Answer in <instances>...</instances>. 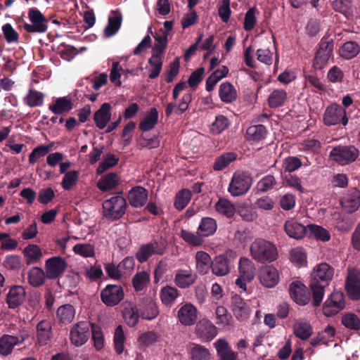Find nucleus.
<instances>
[{
	"label": "nucleus",
	"mask_w": 360,
	"mask_h": 360,
	"mask_svg": "<svg viewBox=\"0 0 360 360\" xmlns=\"http://www.w3.org/2000/svg\"><path fill=\"white\" fill-rule=\"evenodd\" d=\"M333 276L334 269L327 263L323 262L314 267L309 283L314 306H320L325 294V288L329 285Z\"/></svg>",
	"instance_id": "1"
},
{
	"label": "nucleus",
	"mask_w": 360,
	"mask_h": 360,
	"mask_svg": "<svg viewBox=\"0 0 360 360\" xmlns=\"http://www.w3.org/2000/svg\"><path fill=\"white\" fill-rule=\"evenodd\" d=\"M250 255L257 262L264 264L276 261L278 257L276 246L271 242L256 238L250 245Z\"/></svg>",
	"instance_id": "2"
},
{
	"label": "nucleus",
	"mask_w": 360,
	"mask_h": 360,
	"mask_svg": "<svg viewBox=\"0 0 360 360\" xmlns=\"http://www.w3.org/2000/svg\"><path fill=\"white\" fill-rule=\"evenodd\" d=\"M103 216L110 221L118 220L123 217L127 210V201L122 192L103 201Z\"/></svg>",
	"instance_id": "3"
},
{
	"label": "nucleus",
	"mask_w": 360,
	"mask_h": 360,
	"mask_svg": "<svg viewBox=\"0 0 360 360\" xmlns=\"http://www.w3.org/2000/svg\"><path fill=\"white\" fill-rule=\"evenodd\" d=\"M360 154L359 150L354 145H338L332 148L329 158L341 166L354 162Z\"/></svg>",
	"instance_id": "4"
},
{
	"label": "nucleus",
	"mask_w": 360,
	"mask_h": 360,
	"mask_svg": "<svg viewBox=\"0 0 360 360\" xmlns=\"http://www.w3.org/2000/svg\"><path fill=\"white\" fill-rule=\"evenodd\" d=\"M28 18L30 24L24 22L23 28L29 33H45L48 30L49 20L37 8H30Z\"/></svg>",
	"instance_id": "5"
},
{
	"label": "nucleus",
	"mask_w": 360,
	"mask_h": 360,
	"mask_svg": "<svg viewBox=\"0 0 360 360\" xmlns=\"http://www.w3.org/2000/svg\"><path fill=\"white\" fill-rule=\"evenodd\" d=\"M323 122L328 127L339 124L346 126L348 123L346 110L337 103L328 105L323 113Z\"/></svg>",
	"instance_id": "6"
},
{
	"label": "nucleus",
	"mask_w": 360,
	"mask_h": 360,
	"mask_svg": "<svg viewBox=\"0 0 360 360\" xmlns=\"http://www.w3.org/2000/svg\"><path fill=\"white\" fill-rule=\"evenodd\" d=\"M333 39H321L313 61V68L315 70H321L327 65L329 58L333 56Z\"/></svg>",
	"instance_id": "7"
},
{
	"label": "nucleus",
	"mask_w": 360,
	"mask_h": 360,
	"mask_svg": "<svg viewBox=\"0 0 360 360\" xmlns=\"http://www.w3.org/2000/svg\"><path fill=\"white\" fill-rule=\"evenodd\" d=\"M252 181V178L248 173L236 172L233 175L228 191L233 196L244 195L250 188Z\"/></svg>",
	"instance_id": "8"
},
{
	"label": "nucleus",
	"mask_w": 360,
	"mask_h": 360,
	"mask_svg": "<svg viewBox=\"0 0 360 360\" xmlns=\"http://www.w3.org/2000/svg\"><path fill=\"white\" fill-rule=\"evenodd\" d=\"M124 298V290L120 285L108 284L101 292V300L109 307L119 304Z\"/></svg>",
	"instance_id": "9"
},
{
	"label": "nucleus",
	"mask_w": 360,
	"mask_h": 360,
	"mask_svg": "<svg viewBox=\"0 0 360 360\" xmlns=\"http://www.w3.org/2000/svg\"><path fill=\"white\" fill-rule=\"evenodd\" d=\"M91 326L89 321H79L73 325L70 333L72 344L77 347L84 345L89 338Z\"/></svg>",
	"instance_id": "10"
},
{
	"label": "nucleus",
	"mask_w": 360,
	"mask_h": 360,
	"mask_svg": "<svg viewBox=\"0 0 360 360\" xmlns=\"http://www.w3.org/2000/svg\"><path fill=\"white\" fill-rule=\"evenodd\" d=\"M68 266V263L60 256L49 258L45 262V271L46 277L50 280H55L63 275Z\"/></svg>",
	"instance_id": "11"
},
{
	"label": "nucleus",
	"mask_w": 360,
	"mask_h": 360,
	"mask_svg": "<svg viewBox=\"0 0 360 360\" xmlns=\"http://www.w3.org/2000/svg\"><path fill=\"white\" fill-rule=\"evenodd\" d=\"M344 307V295L340 292H334L324 302L323 311L326 316H332L340 312Z\"/></svg>",
	"instance_id": "12"
},
{
	"label": "nucleus",
	"mask_w": 360,
	"mask_h": 360,
	"mask_svg": "<svg viewBox=\"0 0 360 360\" xmlns=\"http://www.w3.org/2000/svg\"><path fill=\"white\" fill-rule=\"evenodd\" d=\"M28 337L29 335L26 333L17 336L4 335L0 338V354L8 356L12 352L15 345L22 344Z\"/></svg>",
	"instance_id": "13"
},
{
	"label": "nucleus",
	"mask_w": 360,
	"mask_h": 360,
	"mask_svg": "<svg viewBox=\"0 0 360 360\" xmlns=\"http://www.w3.org/2000/svg\"><path fill=\"white\" fill-rule=\"evenodd\" d=\"M291 298L300 305H306L310 300V293L307 288L300 281H293L289 288Z\"/></svg>",
	"instance_id": "14"
},
{
	"label": "nucleus",
	"mask_w": 360,
	"mask_h": 360,
	"mask_svg": "<svg viewBox=\"0 0 360 360\" xmlns=\"http://www.w3.org/2000/svg\"><path fill=\"white\" fill-rule=\"evenodd\" d=\"M340 205L348 214L358 210L360 207V191L356 188L349 189L340 200Z\"/></svg>",
	"instance_id": "15"
},
{
	"label": "nucleus",
	"mask_w": 360,
	"mask_h": 360,
	"mask_svg": "<svg viewBox=\"0 0 360 360\" xmlns=\"http://www.w3.org/2000/svg\"><path fill=\"white\" fill-rule=\"evenodd\" d=\"M231 307L237 320L244 321L248 319L250 314V306L240 296L238 295L232 296Z\"/></svg>",
	"instance_id": "16"
},
{
	"label": "nucleus",
	"mask_w": 360,
	"mask_h": 360,
	"mask_svg": "<svg viewBox=\"0 0 360 360\" xmlns=\"http://www.w3.org/2000/svg\"><path fill=\"white\" fill-rule=\"evenodd\" d=\"M260 283L266 288H274L279 281L278 270L272 266H266L259 270Z\"/></svg>",
	"instance_id": "17"
},
{
	"label": "nucleus",
	"mask_w": 360,
	"mask_h": 360,
	"mask_svg": "<svg viewBox=\"0 0 360 360\" xmlns=\"http://www.w3.org/2000/svg\"><path fill=\"white\" fill-rule=\"evenodd\" d=\"M127 198L129 204L133 207H141L148 200V191L141 186H136L130 189Z\"/></svg>",
	"instance_id": "18"
},
{
	"label": "nucleus",
	"mask_w": 360,
	"mask_h": 360,
	"mask_svg": "<svg viewBox=\"0 0 360 360\" xmlns=\"http://www.w3.org/2000/svg\"><path fill=\"white\" fill-rule=\"evenodd\" d=\"M141 317L143 319L153 320L159 314L156 302L151 297H143L139 304Z\"/></svg>",
	"instance_id": "19"
},
{
	"label": "nucleus",
	"mask_w": 360,
	"mask_h": 360,
	"mask_svg": "<svg viewBox=\"0 0 360 360\" xmlns=\"http://www.w3.org/2000/svg\"><path fill=\"white\" fill-rule=\"evenodd\" d=\"M198 310L191 303L184 304L178 311V319L180 323L184 326H192L197 320Z\"/></svg>",
	"instance_id": "20"
},
{
	"label": "nucleus",
	"mask_w": 360,
	"mask_h": 360,
	"mask_svg": "<svg viewBox=\"0 0 360 360\" xmlns=\"http://www.w3.org/2000/svg\"><path fill=\"white\" fill-rule=\"evenodd\" d=\"M231 260L224 255L216 256L211 262V269L217 276H224L231 271Z\"/></svg>",
	"instance_id": "21"
},
{
	"label": "nucleus",
	"mask_w": 360,
	"mask_h": 360,
	"mask_svg": "<svg viewBox=\"0 0 360 360\" xmlns=\"http://www.w3.org/2000/svg\"><path fill=\"white\" fill-rule=\"evenodd\" d=\"M164 248H161L160 244L155 241L140 247L136 254V257L140 263L146 262L153 254L163 255Z\"/></svg>",
	"instance_id": "22"
},
{
	"label": "nucleus",
	"mask_w": 360,
	"mask_h": 360,
	"mask_svg": "<svg viewBox=\"0 0 360 360\" xmlns=\"http://www.w3.org/2000/svg\"><path fill=\"white\" fill-rule=\"evenodd\" d=\"M111 105L109 103H103L94 115L96 126L103 129L111 120Z\"/></svg>",
	"instance_id": "23"
},
{
	"label": "nucleus",
	"mask_w": 360,
	"mask_h": 360,
	"mask_svg": "<svg viewBox=\"0 0 360 360\" xmlns=\"http://www.w3.org/2000/svg\"><path fill=\"white\" fill-rule=\"evenodd\" d=\"M122 316L129 327H134L141 317L138 306L131 302H125L123 304Z\"/></svg>",
	"instance_id": "24"
},
{
	"label": "nucleus",
	"mask_w": 360,
	"mask_h": 360,
	"mask_svg": "<svg viewBox=\"0 0 360 360\" xmlns=\"http://www.w3.org/2000/svg\"><path fill=\"white\" fill-rule=\"evenodd\" d=\"M25 296V290L20 285L11 287L6 297V303L10 309H15L22 304Z\"/></svg>",
	"instance_id": "25"
},
{
	"label": "nucleus",
	"mask_w": 360,
	"mask_h": 360,
	"mask_svg": "<svg viewBox=\"0 0 360 360\" xmlns=\"http://www.w3.org/2000/svg\"><path fill=\"white\" fill-rule=\"evenodd\" d=\"M198 276L191 270L179 269L174 276V283L180 288H187L197 280Z\"/></svg>",
	"instance_id": "26"
},
{
	"label": "nucleus",
	"mask_w": 360,
	"mask_h": 360,
	"mask_svg": "<svg viewBox=\"0 0 360 360\" xmlns=\"http://www.w3.org/2000/svg\"><path fill=\"white\" fill-rule=\"evenodd\" d=\"M284 230L290 238L296 240L302 239L307 233L306 226L292 219L285 221Z\"/></svg>",
	"instance_id": "27"
},
{
	"label": "nucleus",
	"mask_w": 360,
	"mask_h": 360,
	"mask_svg": "<svg viewBox=\"0 0 360 360\" xmlns=\"http://www.w3.org/2000/svg\"><path fill=\"white\" fill-rule=\"evenodd\" d=\"M37 338L41 345H46L52 335V324L49 320H42L37 325Z\"/></svg>",
	"instance_id": "28"
},
{
	"label": "nucleus",
	"mask_w": 360,
	"mask_h": 360,
	"mask_svg": "<svg viewBox=\"0 0 360 360\" xmlns=\"http://www.w3.org/2000/svg\"><path fill=\"white\" fill-rule=\"evenodd\" d=\"M74 107L71 99L66 96L57 98L49 104V109L55 115H62L70 112Z\"/></svg>",
	"instance_id": "29"
},
{
	"label": "nucleus",
	"mask_w": 360,
	"mask_h": 360,
	"mask_svg": "<svg viewBox=\"0 0 360 360\" xmlns=\"http://www.w3.org/2000/svg\"><path fill=\"white\" fill-rule=\"evenodd\" d=\"M345 288L349 297L353 300L360 299V278L355 274H349L346 279Z\"/></svg>",
	"instance_id": "30"
},
{
	"label": "nucleus",
	"mask_w": 360,
	"mask_h": 360,
	"mask_svg": "<svg viewBox=\"0 0 360 360\" xmlns=\"http://www.w3.org/2000/svg\"><path fill=\"white\" fill-rule=\"evenodd\" d=\"M46 277V271L41 267L33 266L27 272L28 283L34 288H39L42 286Z\"/></svg>",
	"instance_id": "31"
},
{
	"label": "nucleus",
	"mask_w": 360,
	"mask_h": 360,
	"mask_svg": "<svg viewBox=\"0 0 360 360\" xmlns=\"http://www.w3.org/2000/svg\"><path fill=\"white\" fill-rule=\"evenodd\" d=\"M195 268L198 274L205 275L211 269L212 259L210 255L204 251H198L195 257Z\"/></svg>",
	"instance_id": "32"
},
{
	"label": "nucleus",
	"mask_w": 360,
	"mask_h": 360,
	"mask_svg": "<svg viewBox=\"0 0 360 360\" xmlns=\"http://www.w3.org/2000/svg\"><path fill=\"white\" fill-rule=\"evenodd\" d=\"M198 334L207 340H212L217 335V328L208 320H201L196 326Z\"/></svg>",
	"instance_id": "33"
},
{
	"label": "nucleus",
	"mask_w": 360,
	"mask_h": 360,
	"mask_svg": "<svg viewBox=\"0 0 360 360\" xmlns=\"http://www.w3.org/2000/svg\"><path fill=\"white\" fill-rule=\"evenodd\" d=\"M217 229L216 220L211 217H202L198 228V233L202 238L211 236L214 234Z\"/></svg>",
	"instance_id": "34"
},
{
	"label": "nucleus",
	"mask_w": 360,
	"mask_h": 360,
	"mask_svg": "<svg viewBox=\"0 0 360 360\" xmlns=\"http://www.w3.org/2000/svg\"><path fill=\"white\" fill-rule=\"evenodd\" d=\"M120 178L117 173L110 172L103 176L97 183L98 188L103 192L114 189L119 184Z\"/></svg>",
	"instance_id": "35"
},
{
	"label": "nucleus",
	"mask_w": 360,
	"mask_h": 360,
	"mask_svg": "<svg viewBox=\"0 0 360 360\" xmlns=\"http://www.w3.org/2000/svg\"><path fill=\"white\" fill-rule=\"evenodd\" d=\"M22 253L27 265L37 264L43 256L41 249L35 244H29L24 248Z\"/></svg>",
	"instance_id": "36"
},
{
	"label": "nucleus",
	"mask_w": 360,
	"mask_h": 360,
	"mask_svg": "<svg viewBox=\"0 0 360 360\" xmlns=\"http://www.w3.org/2000/svg\"><path fill=\"white\" fill-rule=\"evenodd\" d=\"M217 355L220 360H236L237 355L231 349L229 343L224 340L219 339L215 342Z\"/></svg>",
	"instance_id": "37"
},
{
	"label": "nucleus",
	"mask_w": 360,
	"mask_h": 360,
	"mask_svg": "<svg viewBox=\"0 0 360 360\" xmlns=\"http://www.w3.org/2000/svg\"><path fill=\"white\" fill-rule=\"evenodd\" d=\"M75 316V309L70 304H65L59 307L56 311V318L60 323L68 324L71 323Z\"/></svg>",
	"instance_id": "38"
},
{
	"label": "nucleus",
	"mask_w": 360,
	"mask_h": 360,
	"mask_svg": "<svg viewBox=\"0 0 360 360\" xmlns=\"http://www.w3.org/2000/svg\"><path fill=\"white\" fill-rule=\"evenodd\" d=\"M122 22V15L120 13H115V15L109 16L108 22L104 30V36L106 38L114 36L120 30Z\"/></svg>",
	"instance_id": "39"
},
{
	"label": "nucleus",
	"mask_w": 360,
	"mask_h": 360,
	"mask_svg": "<svg viewBox=\"0 0 360 360\" xmlns=\"http://www.w3.org/2000/svg\"><path fill=\"white\" fill-rule=\"evenodd\" d=\"M266 134L267 130L264 125H252L248 128L245 138L249 141L258 142L265 139Z\"/></svg>",
	"instance_id": "40"
},
{
	"label": "nucleus",
	"mask_w": 360,
	"mask_h": 360,
	"mask_svg": "<svg viewBox=\"0 0 360 360\" xmlns=\"http://www.w3.org/2000/svg\"><path fill=\"white\" fill-rule=\"evenodd\" d=\"M214 207L219 214L227 218H232L236 212L234 205L231 201L223 198H220L215 203Z\"/></svg>",
	"instance_id": "41"
},
{
	"label": "nucleus",
	"mask_w": 360,
	"mask_h": 360,
	"mask_svg": "<svg viewBox=\"0 0 360 360\" xmlns=\"http://www.w3.org/2000/svg\"><path fill=\"white\" fill-rule=\"evenodd\" d=\"M238 269L240 276H243L248 280V282L253 280L255 269L251 260L246 257H241L238 264Z\"/></svg>",
	"instance_id": "42"
},
{
	"label": "nucleus",
	"mask_w": 360,
	"mask_h": 360,
	"mask_svg": "<svg viewBox=\"0 0 360 360\" xmlns=\"http://www.w3.org/2000/svg\"><path fill=\"white\" fill-rule=\"evenodd\" d=\"M158 112L155 108H152L148 112L146 117L141 121L139 129L142 131H148L153 129L158 123Z\"/></svg>",
	"instance_id": "43"
},
{
	"label": "nucleus",
	"mask_w": 360,
	"mask_h": 360,
	"mask_svg": "<svg viewBox=\"0 0 360 360\" xmlns=\"http://www.w3.org/2000/svg\"><path fill=\"white\" fill-rule=\"evenodd\" d=\"M219 96L223 102L230 103L236 99L237 93L231 83L224 82L219 86Z\"/></svg>",
	"instance_id": "44"
},
{
	"label": "nucleus",
	"mask_w": 360,
	"mask_h": 360,
	"mask_svg": "<svg viewBox=\"0 0 360 360\" xmlns=\"http://www.w3.org/2000/svg\"><path fill=\"white\" fill-rule=\"evenodd\" d=\"M360 52V46L353 41L345 42L340 49V56L349 60L356 57Z\"/></svg>",
	"instance_id": "45"
},
{
	"label": "nucleus",
	"mask_w": 360,
	"mask_h": 360,
	"mask_svg": "<svg viewBox=\"0 0 360 360\" xmlns=\"http://www.w3.org/2000/svg\"><path fill=\"white\" fill-rule=\"evenodd\" d=\"M237 154L234 152L224 153L217 157L213 165V169L221 171L227 167L232 162L237 159Z\"/></svg>",
	"instance_id": "46"
},
{
	"label": "nucleus",
	"mask_w": 360,
	"mask_h": 360,
	"mask_svg": "<svg viewBox=\"0 0 360 360\" xmlns=\"http://www.w3.org/2000/svg\"><path fill=\"white\" fill-rule=\"evenodd\" d=\"M293 330L295 335L302 340H307L312 333V328L307 321H296Z\"/></svg>",
	"instance_id": "47"
},
{
	"label": "nucleus",
	"mask_w": 360,
	"mask_h": 360,
	"mask_svg": "<svg viewBox=\"0 0 360 360\" xmlns=\"http://www.w3.org/2000/svg\"><path fill=\"white\" fill-rule=\"evenodd\" d=\"M24 103L30 108L41 106L44 103V94L35 89H30L24 98Z\"/></svg>",
	"instance_id": "48"
},
{
	"label": "nucleus",
	"mask_w": 360,
	"mask_h": 360,
	"mask_svg": "<svg viewBox=\"0 0 360 360\" xmlns=\"http://www.w3.org/2000/svg\"><path fill=\"white\" fill-rule=\"evenodd\" d=\"M190 356L191 360H214L207 348L198 344L191 349Z\"/></svg>",
	"instance_id": "49"
},
{
	"label": "nucleus",
	"mask_w": 360,
	"mask_h": 360,
	"mask_svg": "<svg viewBox=\"0 0 360 360\" xmlns=\"http://www.w3.org/2000/svg\"><path fill=\"white\" fill-rule=\"evenodd\" d=\"M287 99V93L283 89H275L268 98V103L270 108H278L283 105Z\"/></svg>",
	"instance_id": "50"
},
{
	"label": "nucleus",
	"mask_w": 360,
	"mask_h": 360,
	"mask_svg": "<svg viewBox=\"0 0 360 360\" xmlns=\"http://www.w3.org/2000/svg\"><path fill=\"white\" fill-rule=\"evenodd\" d=\"M179 295V290L176 288L169 285L163 287L160 292L161 301L165 305L173 304Z\"/></svg>",
	"instance_id": "51"
},
{
	"label": "nucleus",
	"mask_w": 360,
	"mask_h": 360,
	"mask_svg": "<svg viewBox=\"0 0 360 360\" xmlns=\"http://www.w3.org/2000/svg\"><path fill=\"white\" fill-rule=\"evenodd\" d=\"M126 337L123 330V327L119 325L116 327L113 336V342L115 352L121 354L124 352V342Z\"/></svg>",
	"instance_id": "52"
},
{
	"label": "nucleus",
	"mask_w": 360,
	"mask_h": 360,
	"mask_svg": "<svg viewBox=\"0 0 360 360\" xmlns=\"http://www.w3.org/2000/svg\"><path fill=\"white\" fill-rule=\"evenodd\" d=\"M180 237L188 245L192 246H200L203 243L202 236L198 233H193L187 230L181 229Z\"/></svg>",
	"instance_id": "53"
},
{
	"label": "nucleus",
	"mask_w": 360,
	"mask_h": 360,
	"mask_svg": "<svg viewBox=\"0 0 360 360\" xmlns=\"http://www.w3.org/2000/svg\"><path fill=\"white\" fill-rule=\"evenodd\" d=\"M119 158L112 153H107L103 160L96 169L97 174L100 175L106 170L116 166L119 162Z\"/></svg>",
	"instance_id": "54"
},
{
	"label": "nucleus",
	"mask_w": 360,
	"mask_h": 360,
	"mask_svg": "<svg viewBox=\"0 0 360 360\" xmlns=\"http://www.w3.org/2000/svg\"><path fill=\"white\" fill-rule=\"evenodd\" d=\"M342 324L347 328L352 330H360V319L353 313H347L342 316Z\"/></svg>",
	"instance_id": "55"
},
{
	"label": "nucleus",
	"mask_w": 360,
	"mask_h": 360,
	"mask_svg": "<svg viewBox=\"0 0 360 360\" xmlns=\"http://www.w3.org/2000/svg\"><path fill=\"white\" fill-rule=\"evenodd\" d=\"M230 125L229 119L223 115H219L216 116L214 122L212 124L210 130L214 134H219Z\"/></svg>",
	"instance_id": "56"
},
{
	"label": "nucleus",
	"mask_w": 360,
	"mask_h": 360,
	"mask_svg": "<svg viewBox=\"0 0 360 360\" xmlns=\"http://www.w3.org/2000/svg\"><path fill=\"white\" fill-rule=\"evenodd\" d=\"M191 192L188 189H182L180 191L175 197L174 207L178 210H184L191 198Z\"/></svg>",
	"instance_id": "57"
},
{
	"label": "nucleus",
	"mask_w": 360,
	"mask_h": 360,
	"mask_svg": "<svg viewBox=\"0 0 360 360\" xmlns=\"http://www.w3.org/2000/svg\"><path fill=\"white\" fill-rule=\"evenodd\" d=\"M311 235L318 240L327 242L330 239V234L328 230L316 224L309 226Z\"/></svg>",
	"instance_id": "58"
},
{
	"label": "nucleus",
	"mask_w": 360,
	"mask_h": 360,
	"mask_svg": "<svg viewBox=\"0 0 360 360\" xmlns=\"http://www.w3.org/2000/svg\"><path fill=\"white\" fill-rule=\"evenodd\" d=\"M150 281L149 274L146 271H141L134 275L132 279L133 287L136 292L143 290Z\"/></svg>",
	"instance_id": "59"
},
{
	"label": "nucleus",
	"mask_w": 360,
	"mask_h": 360,
	"mask_svg": "<svg viewBox=\"0 0 360 360\" xmlns=\"http://www.w3.org/2000/svg\"><path fill=\"white\" fill-rule=\"evenodd\" d=\"M22 258L19 255H7L3 262V266L7 270L18 271L22 267Z\"/></svg>",
	"instance_id": "60"
},
{
	"label": "nucleus",
	"mask_w": 360,
	"mask_h": 360,
	"mask_svg": "<svg viewBox=\"0 0 360 360\" xmlns=\"http://www.w3.org/2000/svg\"><path fill=\"white\" fill-rule=\"evenodd\" d=\"M281 174L283 184L285 186L293 188L301 193L304 191V188L301 184V180L299 177L292 174V173L282 172Z\"/></svg>",
	"instance_id": "61"
},
{
	"label": "nucleus",
	"mask_w": 360,
	"mask_h": 360,
	"mask_svg": "<svg viewBox=\"0 0 360 360\" xmlns=\"http://www.w3.org/2000/svg\"><path fill=\"white\" fill-rule=\"evenodd\" d=\"M290 261L297 266H302L307 264V255L302 248H295L290 252Z\"/></svg>",
	"instance_id": "62"
},
{
	"label": "nucleus",
	"mask_w": 360,
	"mask_h": 360,
	"mask_svg": "<svg viewBox=\"0 0 360 360\" xmlns=\"http://www.w3.org/2000/svg\"><path fill=\"white\" fill-rule=\"evenodd\" d=\"M79 176V171L72 170L65 174L61 186L66 191L70 190L76 184Z\"/></svg>",
	"instance_id": "63"
},
{
	"label": "nucleus",
	"mask_w": 360,
	"mask_h": 360,
	"mask_svg": "<svg viewBox=\"0 0 360 360\" xmlns=\"http://www.w3.org/2000/svg\"><path fill=\"white\" fill-rule=\"evenodd\" d=\"M302 165V162L300 158L295 156H289L284 160L283 172L292 173L299 169Z\"/></svg>",
	"instance_id": "64"
}]
</instances>
